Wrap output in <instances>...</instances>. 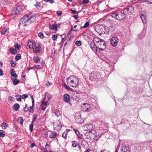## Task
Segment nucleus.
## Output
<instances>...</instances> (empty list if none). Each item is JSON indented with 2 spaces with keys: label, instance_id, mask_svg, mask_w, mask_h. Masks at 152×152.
Returning <instances> with one entry per match:
<instances>
[{
  "label": "nucleus",
  "instance_id": "e433bc0d",
  "mask_svg": "<svg viewBox=\"0 0 152 152\" xmlns=\"http://www.w3.org/2000/svg\"><path fill=\"white\" fill-rule=\"evenodd\" d=\"M89 25V23L88 21H87L85 23V25L81 27V28H86L88 27Z\"/></svg>",
  "mask_w": 152,
  "mask_h": 152
},
{
  "label": "nucleus",
  "instance_id": "052dcab7",
  "mask_svg": "<svg viewBox=\"0 0 152 152\" xmlns=\"http://www.w3.org/2000/svg\"><path fill=\"white\" fill-rule=\"evenodd\" d=\"M88 0H83V3L84 4H87L88 3Z\"/></svg>",
  "mask_w": 152,
  "mask_h": 152
},
{
  "label": "nucleus",
  "instance_id": "423d86ee",
  "mask_svg": "<svg viewBox=\"0 0 152 152\" xmlns=\"http://www.w3.org/2000/svg\"><path fill=\"white\" fill-rule=\"evenodd\" d=\"M96 45L97 46V48L99 50L102 51L104 50L106 47L104 41L102 39L99 42V43L96 44Z\"/></svg>",
  "mask_w": 152,
  "mask_h": 152
},
{
  "label": "nucleus",
  "instance_id": "7ed1b4c3",
  "mask_svg": "<svg viewBox=\"0 0 152 152\" xmlns=\"http://www.w3.org/2000/svg\"><path fill=\"white\" fill-rule=\"evenodd\" d=\"M89 79L91 81H98L100 78L99 74L96 71L92 72L89 75Z\"/></svg>",
  "mask_w": 152,
  "mask_h": 152
},
{
  "label": "nucleus",
  "instance_id": "0eeeda50",
  "mask_svg": "<svg viewBox=\"0 0 152 152\" xmlns=\"http://www.w3.org/2000/svg\"><path fill=\"white\" fill-rule=\"evenodd\" d=\"M105 28L102 25H98L96 27V30L99 34H107L105 31Z\"/></svg>",
  "mask_w": 152,
  "mask_h": 152
},
{
  "label": "nucleus",
  "instance_id": "2f4dec72",
  "mask_svg": "<svg viewBox=\"0 0 152 152\" xmlns=\"http://www.w3.org/2000/svg\"><path fill=\"white\" fill-rule=\"evenodd\" d=\"M54 113L58 117L61 114V112L58 110H56L54 111Z\"/></svg>",
  "mask_w": 152,
  "mask_h": 152
},
{
  "label": "nucleus",
  "instance_id": "8fccbe9b",
  "mask_svg": "<svg viewBox=\"0 0 152 152\" xmlns=\"http://www.w3.org/2000/svg\"><path fill=\"white\" fill-rule=\"evenodd\" d=\"M43 1L46 2H49L51 4H53L54 2V1L53 0H43Z\"/></svg>",
  "mask_w": 152,
  "mask_h": 152
},
{
  "label": "nucleus",
  "instance_id": "4c0bfd02",
  "mask_svg": "<svg viewBox=\"0 0 152 152\" xmlns=\"http://www.w3.org/2000/svg\"><path fill=\"white\" fill-rule=\"evenodd\" d=\"M5 134V133L3 130H0V137H4Z\"/></svg>",
  "mask_w": 152,
  "mask_h": 152
},
{
  "label": "nucleus",
  "instance_id": "c03bdc74",
  "mask_svg": "<svg viewBox=\"0 0 152 152\" xmlns=\"http://www.w3.org/2000/svg\"><path fill=\"white\" fill-rule=\"evenodd\" d=\"M33 124L34 123H31L29 126V129L31 132H32L33 129Z\"/></svg>",
  "mask_w": 152,
  "mask_h": 152
},
{
  "label": "nucleus",
  "instance_id": "a18cd8bd",
  "mask_svg": "<svg viewBox=\"0 0 152 152\" xmlns=\"http://www.w3.org/2000/svg\"><path fill=\"white\" fill-rule=\"evenodd\" d=\"M38 35V36L41 39H43L44 37L43 34L42 32L39 33Z\"/></svg>",
  "mask_w": 152,
  "mask_h": 152
},
{
  "label": "nucleus",
  "instance_id": "bf43d9fd",
  "mask_svg": "<svg viewBox=\"0 0 152 152\" xmlns=\"http://www.w3.org/2000/svg\"><path fill=\"white\" fill-rule=\"evenodd\" d=\"M36 145L33 142L31 144L30 148H33L34 146Z\"/></svg>",
  "mask_w": 152,
  "mask_h": 152
},
{
  "label": "nucleus",
  "instance_id": "c756f323",
  "mask_svg": "<svg viewBox=\"0 0 152 152\" xmlns=\"http://www.w3.org/2000/svg\"><path fill=\"white\" fill-rule=\"evenodd\" d=\"M33 61L35 63H37L39 62L40 61V59L39 57L36 56L34 57Z\"/></svg>",
  "mask_w": 152,
  "mask_h": 152
},
{
  "label": "nucleus",
  "instance_id": "5701e85b",
  "mask_svg": "<svg viewBox=\"0 0 152 152\" xmlns=\"http://www.w3.org/2000/svg\"><path fill=\"white\" fill-rule=\"evenodd\" d=\"M49 28L50 29L52 30H56L57 29V25L55 23L52 25H50Z\"/></svg>",
  "mask_w": 152,
  "mask_h": 152
},
{
  "label": "nucleus",
  "instance_id": "a878e982",
  "mask_svg": "<svg viewBox=\"0 0 152 152\" xmlns=\"http://www.w3.org/2000/svg\"><path fill=\"white\" fill-rule=\"evenodd\" d=\"M70 131V130L67 129L66 130L65 132H64L62 134V137L65 139H66L67 136L66 135V133H68V132Z\"/></svg>",
  "mask_w": 152,
  "mask_h": 152
},
{
  "label": "nucleus",
  "instance_id": "dca6fc26",
  "mask_svg": "<svg viewBox=\"0 0 152 152\" xmlns=\"http://www.w3.org/2000/svg\"><path fill=\"white\" fill-rule=\"evenodd\" d=\"M121 152H130L129 148L128 147L123 145L121 146Z\"/></svg>",
  "mask_w": 152,
  "mask_h": 152
},
{
  "label": "nucleus",
  "instance_id": "a19ab883",
  "mask_svg": "<svg viewBox=\"0 0 152 152\" xmlns=\"http://www.w3.org/2000/svg\"><path fill=\"white\" fill-rule=\"evenodd\" d=\"M21 55L20 54H17L15 57V60L16 61H18L19 59H20L21 58Z\"/></svg>",
  "mask_w": 152,
  "mask_h": 152
},
{
  "label": "nucleus",
  "instance_id": "69168bd1",
  "mask_svg": "<svg viewBox=\"0 0 152 152\" xmlns=\"http://www.w3.org/2000/svg\"><path fill=\"white\" fill-rule=\"evenodd\" d=\"M27 104H26V106L25 107H24V109H25V111H26V112H27L28 110V109H29V108H28L27 106Z\"/></svg>",
  "mask_w": 152,
  "mask_h": 152
},
{
  "label": "nucleus",
  "instance_id": "f3484780",
  "mask_svg": "<svg viewBox=\"0 0 152 152\" xmlns=\"http://www.w3.org/2000/svg\"><path fill=\"white\" fill-rule=\"evenodd\" d=\"M75 122L77 124H82L83 122V120L81 118L80 116L75 117Z\"/></svg>",
  "mask_w": 152,
  "mask_h": 152
},
{
  "label": "nucleus",
  "instance_id": "9d476101",
  "mask_svg": "<svg viewBox=\"0 0 152 152\" xmlns=\"http://www.w3.org/2000/svg\"><path fill=\"white\" fill-rule=\"evenodd\" d=\"M118 39L116 37H112L110 40V43L111 45L113 46H116L118 43Z\"/></svg>",
  "mask_w": 152,
  "mask_h": 152
},
{
  "label": "nucleus",
  "instance_id": "cd10ccee",
  "mask_svg": "<svg viewBox=\"0 0 152 152\" xmlns=\"http://www.w3.org/2000/svg\"><path fill=\"white\" fill-rule=\"evenodd\" d=\"M51 97V95L49 94H46L45 96L43 98V100H45L46 98L48 100L50 99Z\"/></svg>",
  "mask_w": 152,
  "mask_h": 152
},
{
  "label": "nucleus",
  "instance_id": "2eb2a0df",
  "mask_svg": "<svg viewBox=\"0 0 152 152\" xmlns=\"http://www.w3.org/2000/svg\"><path fill=\"white\" fill-rule=\"evenodd\" d=\"M90 107V106L89 104L87 103H84L82 106L83 111L86 112L88 110V108Z\"/></svg>",
  "mask_w": 152,
  "mask_h": 152
},
{
  "label": "nucleus",
  "instance_id": "f03ea898",
  "mask_svg": "<svg viewBox=\"0 0 152 152\" xmlns=\"http://www.w3.org/2000/svg\"><path fill=\"white\" fill-rule=\"evenodd\" d=\"M73 79L71 80V77H69L67 79V83H69V81H70V84H69L72 87H75L78 86L79 83V80L78 78L76 76H73L72 77Z\"/></svg>",
  "mask_w": 152,
  "mask_h": 152
},
{
  "label": "nucleus",
  "instance_id": "1a4fd4ad",
  "mask_svg": "<svg viewBox=\"0 0 152 152\" xmlns=\"http://www.w3.org/2000/svg\"><path fill=\"white\" fill-rule=\"evenodd\" d=\"M53 126L55 129L56 130H59L62 128V124L61 121L59 120L57 121L56 123L53 124Z\"/></svg>",
  "mask_w": 152,
  "mask_h": 152
},
{
  "label": "nucleus",
  "instance_id": "f704fd0d",
  "mask_svg": "<svg viewBox=\"0 0 152 152\" xmlns=\"http://www.w3.org/2000/svg\"><path fill=\"white\" fill-rule=\"evenodd\" d=\"M27 46H28L29 48H31V47L33 46V42L31 41L28 40L27 44Z\"/></svg>",
  "mask_w": 152,
  "mask_h": 152
},
{
  "label": "nucleus",
  "instance_id": "de8ad7c7",
  "mask_svg": "<svg viewBox=\"0 0 152 152\" xmlns=\"http://www.w3.org/2000/svg\"><path fill=\"white\" fill-rule=\"evenodd\" d=\"M34 6L36 8H37L38 7H40L41 6V4L40 2H37L36 3V4L34 5Z\"/></svg>",
  "mask_w": 152,
  "mask_h": 152
},
{
  "label": "nucleus",
  "instance_id": "ddd939ff",
  "mask_svg": "<svg viewBox=\"0 0 152 152\" xmlns=\"http://www.w3.org/2000/svg\"><path fill=\"white\" fill-rule=\"evenodd\" d=\"M15 71L14 69H12L10 71V75H11V80H14V77L15 78H17L18 76L16 73H14Z\"/></svg>",
  "mask_w": 152,
  "mask_h": 152
},
{
  "label": "nucleus",
  "instance_id": "49530a36",
  "mask_svg": "<svg viewBox=\"0 0 152 152\" xmlns=\"http://www.w3.org/2000/svg\"><path fill=\"white\" fill-rule=\"evenodd\" d=\"M75 44L79 46H80L81 44V41H77L76 42Z\"/></svg>",
  "mask_w": 152,
  "mask_h": 152
},
{
  "label": "nucleus",
  "instance_id": "c9c22d12",
  "mask_svg": "<svg viewBox=\"0 0 152 152\" xmlns=\"http://www.w3.org/2000/svg\"><path fill=\"white\" fill-rule=\"evenodd\" d=\"M10 52L12 54H14L17 53V51L14 48H11L10 49Z\"/></svg>",
  "mask_w": 152,
  "mask_h": 152
},
{
  "label": "nucleus",
  "instance_id": "338daca9",
  "mask_svg": "<svg viewBox=\"0 0 152 152\" xmlns=\"http://www.w3.org/2000/svg\"><path fill=\"white\" fill-rule=\"evenodd\" d=\"M70 11H71L72 12V13H73V14L76 13V12H77L76 11L73 10H72V9H70Z\"/></svg>",
  "mask_w": 152,
  "mask_h": 152
},
{
  "label": "nucleus",
  "instance_id": "5fc2aeb1",
  "mask_svg": "<svg viewBox=\"0 0 152 152\" xmlns=\"http://www.w3.org/2000/svg\"><path fill=\"white\" fill-rule=\"evenodd\" d=\"M56 14L58 16H61V15L62 12L61 11H57Z\"/></svg>",
  "mask_w": 152,
  "mask_h": 152
},
{
  "label": "nucleus",
  "instance_id": "603ef678",
  "mask_svg": "<svg viewBox=\"0 0 152 152\" xmlns=\"http://www.w3.org/2000/svg\"><path fill=\"white\" fill-rule=\"evenodd\" d=\"M10 63L11 64V66L12 67H14L16 66V64L14 61L12 60L11 61Z\"/></svg>",
  "mask_w": 152,
  "mask_h": 152
},
{
  "label": "nucleus",
  "instance_id": "864d4df0",
  "mask_svg": "<svg viewBox=\"0 0 152 152\" xmlns=\"http://www.w3.org/2000/svg\"><path fill=\"white\" fill-rule=\"evenodd\" d=\"M57 38V36L56 34H54L52 37V39L54 41L56 40Z\"/></svg>",
  "mask_w": 152,
  "mask_h": 152
},
{
  "label": "nucleus",
  "instance_id": "13d9d810",
  "mask_svg": "<svg viewBox=\"0 0 152 152\" xmlns=\"http://www.w3.org/2000/svg\"><path fill=\"white\" fill-rule=\"evenodd\" d=\"M34 67L35 68H36L37 69H40L41 68V67L40 66V65H37L36 66H34Z\"/></svg>",
  "mask_w": 152,
  "mask_h": 152
},
{
  "label": "nucleus",
  "instance_id": "7c9ffc66",
  "mask_svg": "<svg viewBox=\"0 0 152 152\" xmlns=\"http://www.w3.org/2000/svg\"><path fill=\"white\" fill-rule=\"evenodd\" d=\"M20 106L18 104L16 103L13 106V109L15 111H17L19 108Z\"/></svg>",
  "mask_w": 152,
  "mask_h": 152
},
{
  "label": "nucleus",
  "instance_id": "680f3d73",
  "mask_svg": "<svg viewBox=\"0 0 152 152\" xmlns=\"http://www.w3.org/2000/svg\"><path fill=\"white\" fill-rule=\"evenodd\" d=\"M95 135V136L94 137V139L96 140V141L98 140L99 139V137L98 136H97V135L96 134Z\"/></svg>",
  "mask_w": 152,
  "mask_h": 152
},
{
  "label": "nucleus",
  "instance_id": "bb28decb",
  "mask_svg": "<svg viewBox=\"0 0 152 152\" xmlns=\"http://www.w3.org/2000/svg\"><path fill=\"white\" fill-rule=\"evenodd\" d=\"M45 100H43V98L42 99L41 101L42 102V103L40 105L41 107H42L43 106H46L47 103H48V101H45Z\"/></svg>",
  "mask_w": 152,
  "mask_h": 152
},
{
  "label": "nucleus",
  "instance_id": "39448f33",
  "mask_svg": "<svg viewBox=\"0 0 152 152\" xmlns=\"http://www.w3.org/2000/svg\"><path fill=\"white\" fill-rule=\"evenodd\" d=\"M134 12V8L132 6L127 7L123 11L125 15H132Z\"/></svg>",
  "mask_w": 152,
  "mask_h": 152
},
{
  "label": "nucleus",
  "instance_id": "0e129e2a",
  "mask_svg": "<svg viewBox=\"0 0 152 152\" xmlns=\"http://www.w3.org/2000/svg\"><path fill=\"white\" fill-rule=\"evenodd\" d=\"M145 2L149 4H152V2L150 1L149 0H145Z\"/></svg>",
  "mask_w": 152,
  "mask_h": 152
},
{
  "label": "nucleus",
  "instance_id": "f8f14e48",
  "mask_svg": "<svg viewBox=\"0 0 152 152\" xmlns=\"http://www.w3.org/2000/svg\"><path fill=\"white\" fill-rule=\"evenodd\" d=\"M20 11H21V9L20 7H15L11 12L12 15H17L18 14Z\"/></svg>",
  "mask_w": 152,
  "mask_h": 152
},
{
  "label": "nucleus",
  "instance_id": "72a5a7b5",
  "mask_svg": "<svg viewBox=\"0 0 152 152\" xmlns=\"http://www.w3.org/2000/svg\"><path fill=\"white\" fill-rule=\"evenodd\" d=\"M16 100L18 101H20L21 100L22 96L21 95L17 94L15 96Z\"/></svg>",
  "mask_w": 152,
  "mask_h": 152
},
{
  "label": "nucleus",
  "instance_id": "79ce46f5",
  "mask_svg": "<svg viewBox=\"0 0 152 152\" xmlns=\"http://www.w3.org/2000/svg\"><path fill=\"white\" fill-rule=\"evenodd\" d=\"M7 31V29L6 28L4 27L1 30V34L2 35L5 34Z\"/></svg>",
  "mask_w": 152,
  "mask_h": 152
},
{
  "label": "nucleus",
  "instance_id": "774afa93",
  "mask_svg": "<svg viewBox=\"0 0 152 152\" xmlns=\"http://www.w3.org/2000/svg\"><path fill=\"white\" fill-rule=\"evenodd\" d=\"M52 83H50L48 81L47 83V85L48 86H50L52 85Z\"/></svg>",
  "mask_w": 152,
  "mask_h": 152
},
{
  "label": "nucleus",
  "instance_id": "6e6d98bb",
  "mask_svg": "<svg viewBox=\"0 0 152 152\" xmlns=\"http://www.w3.org/2000/svg\"><path fill=\"white\" fill-rule=\"evenodd\" d=\"M78 138L80 139H82L83 137V135L80 133L77 135Z\"/></svg>",
  "mask_w": 152,
  "mask_h": 152
},
{
  "label": "nucleus",
  "instance_id": "e2e57ef3",
  "mask_svg": "<svg viewBox=\"0 0 152 152\" xmlns=\"http://www.w3.org/2000/svg\"><path fill=\"white\" fill-rule=\"evenodd\" d=\"M3 72L2 69L0 68V76H2L3 75Z\"/></svg>",
  "mask_w": 152,
  "mask_h": 152
},
{
  "label": "nucleus",
  "instance_id": "4468645a",
  "mask_svg": "<svg viewBox=\"0 0 152 152\" xmlns=\"http://www.w3.org/2000/svg\"><path fill=\"white\" fill-rule=\"evenodd\" d=\"M90 47L91 49L94 51H97V46L94 42L92 41L91 42L90 44Z\"/></svg>",
  "mask_w": 152,
  "mask_h": 152
},
{
  "label": "nucleus",
  "instance_id": "c85d7f7f",
  "mask_svg": "<svg viewBox=\"0 0 152 152\" xmlns=\"http://www.w3.org/2000/svg\"><path fill=\"white\" fill-rule=\"evenodd\" d=\"M57 135L55 133H51L49 134V137L50 138L52 139L56 138Z\"/></svg>",
  "mask_w": 152,
  "mask_h": 152
},
{
  "label": "nucleus",
  "instance_id": "412c9836",
  "mask_svg": "<svg viewBox=\"0 0 152 152\" xmlns=\"http://www.w3.org/2000/svg\"><path fill=\"white\" fill-rule=\"evenodd\" d=\"M64 100L66 102H69V96L68 94H65L64 96Z\"/></svg>",
  "mask_w": 152,
  "mask_h": 152
},
{
  "label": "nucleus",
  "instance_id": "3c124183",
  "mask_svg": "<svg viewBox=\"0 0 152 152\" xmlns=\"http://www.w3.org/2000/svg\"><path fill=\"white\" fill-rule=\"evenodd\" d=\"M63 86L65 89H67L68 90H70V88L67 86L66 84L64 83Z\"/></svg>",
  "mask_w": 152,
  "mask_h": 152
},
{
  "label": "nucleus",
  "instance_id": "37998d69",
  "mask_svg": "<svg viewBox=\"0 0 152 152\" xmlns=\"http://www.w3.org/2000/svg\"><path fill=\"white\" fill-rule=\"evenodd\" d=\"M18 121L19 122L20 124L21 125L23 124V120L22 117H20L18 119Z\"/></svg>",
  "mask_w": 152,
  "mask_h": 152
},
{
  "label": "nucleus",
  "instance_id": "20e7f679",
  "mask_svg": "<svg viewBox=\"0 0 152 152\" xmlns=\"http://www.w3.org/2000/svg\"><path fill=\"white\" fill-rule=\"evenodd\" d=\"M124 15V12H115L112 14V16L115 19L121 20L125 18Z\"/></svg>",
  "mask_w": 152,
  "mask_h": 152
},
{
  "label": "nucleus",
  "instance_id": "aec40b11",
  "mask_svg": "<svg viewBox=\"0 0 152 152\" xmlns=\"http://www.w3.org/2000/svg\"><path fill=\"white\" fill-rule=\"evenodd\" d=\"M31 98L32 102V105L30 107V108H29V109H28V111L30 112H31L32 110H34V109H33V107H34V100L33 96H31Z\"/></svg>",
  "mask_w": 152,
  "mask_h": 152
},
{
  "label": "nucleus",
  "instance_id": "9b49d317",
  "mask_svg": "<svg viewBox=\"0 0 152 152\" xmlns=\"http://www.w3.org/2000/svg\"><path fill=\"white\" fill-rule=\"evenodd\" d=\"M79 94L77 93H74L72 95V99L73 101L77 102L80 100Z\"/></svg>",
  "mask_w": 152,
  "mask_h": 152
},
{
  "label": "nucleus",
  "instance_id": "6e6552de",
  "mask_svg": "<svg viewBox=\"0 0 152 152\" xmlns=\"http://www.w3.org/2000/svg\"><path fill=\"white\" fill-rule=\"evenodd\" d=\"M41 45L40 42L35 43L34 46L35 49L34 50L33 52L35 53H39L40 52V49L41 48Z\"/></svg>",
  "mask_w": 152,
  "mask_h": 152
},
{
  "label": "nucleus",
  "instance_id": "393cba45",
  "mask_svg": "<svg viewBox=\"0 0 152 152\" xmlns=\"http://www.w3.org/2000/svg\"><path fill=\"white\" fill-rule=\"evenodd\" d=\"M102 39L99 38L98 37H96L94 38L92 41V42H94V43H95V42L97 44H98L99 43V42L102 40Z\"/></svg>",
  "mask_w": 152,
  "mask_h": 152
},
{
  "label": "nucleus",
  "instance_id": "09e8293b",
  "mask_svg": "<svg viewBox=\"0 0 152 152\" xmlns=\"http://www.w3.org/2000/svg\"><path fill=\"white\" fill-rule=\"evenodd\" d=\"M7 124L5 123H3L2 124H1V126L2 127H3V126L4 127L5 129H6V127L7 126Z\"/></svg>",
  "mask_w": 152,
  "mask_h": 152
},
{
  "label": "nucleus",
  "instance_id": "f257e3e1",
  "mask_svg": "<svg viewBox=\"0 0 152 152\" xmlns=\"http://www.w3.org/2000/svg\"><path fill=\"white\" fill-rule=\"evenodd\" d=\"M36 17L34 16H30L28 14H26L21 18L19 20L20 23H24L25 26L30 24L35 19Z\"/></svg>",
  "mask_w": 152,
  "mask_h": 152
},
{
  "label": "nucleus",
  "instance_id": "4d7b16f0",
  "mask_svg": "<svg viewBox=\"0 0 152 152\" xmlns=\"http://www.w3.org/2000/svg\"><path fill=\"white\" fill-rule=\"evenodd\" d=\"M28 95L26 94H23L22 96V98L23 99H25L26 98L28 97Z\"/></svg>",
  "mask_w": 152,
  "mask_h": 152
},
{
  "label": "nucleus",
  "instance_id": "6ab92c4d",
  "mask_svg": "<svg viewBox=\"0 0 152 152\" xmlns=\"http://www.w3.org/2000/svg\"><path fill=\"white\" fill-rule=\"evenodd\" d=\"M72 146L73 147H77L78 148H80V144L76 141H72Z\"/></svg>",
  "mask_w": 152,
  "mask_h": 152
},
{
  "label": "nucleus",
  "instance_id": "4be33fe9",
  "mask_svg": "<svg viewBox=\"0 0 152 152\" xmlns=\"http://www.w3.org/2000/svg\"><path fill=\"white\" fill-rule=\"evenodd\" d=\"M81 145L84 148H87L88 146V142L84 140L82 141Z\"/></svg>",
  "mask_w": 152,
  "mask_h": 152
},
{
  "label": "nucleus",
  "instance_id": "ea45409f",
  "mask_svg": "<svg viewBox=\"0 0 152 152\" xmlns=\"http://www.w3.org/2000/svg\"><path fill=\"white\" fill-rule=\"evenodd\" d=\"M15 49L18 50H20L21 48L20 46L18 43H16L15 44Z\"/></svg>",
  "mask_w": 152,
  "mask_h": 152
},
{
  "label": "nucleus",
  "instance_id": "58836bf2",
  "mask_svg": "<svg viewBox=\"0 0 152 152\" xmlns=\"http://www.w3.org/2000/svg\"><path fill=\"white\" fill-rule=\"evenodd\" d=\"M32 117L33 118L31 123H34V122L36 120L37 115L36 114H34L33 115Z\"/></svg>",
  "mask_w": 152,
  "mask_h": 152
},
{
  "label": "nucleus",
  "instance_id": "a211bd4d",
  "mask_svg": "<svg viewBox=\"0 0 152 152\" xmlns=\"http://www.w3.org/2000/svg\"><path fill=\"white\" fill-rule=\"evenodd\" d=\"M140 18L142 19V21L143 23L145 24L146 23V16L145 15H144L143 13L141 12L140 13Z\"/></svg>",
  "mask_w": 152,
  "mask_h": 152
},
{
  "label": "nucleus",
  "instance_id": "473e14b6",
  "mask_svg": "<svg viewBox=\"0 0 152 152\" xmlns=\"http://www.w3.org/2000/svg\"><path fill=\"white\" fill-rule=\"evenodd\" d=\"M17 78H14V80H13V84L14 85H16L20 82V80L17 79Z\"/></svg>",
  "mask_w": 152,
  "mask_h": 152
},
{
  "label": "nucleus",
  "instance_id": "b1692460",
  "mask_svg": "<svg viewBox=\"0 0 152 152\" xmlns=\"http://www.w3.org/2000/svg\"><path fill=\"white\" fill-rule=\"evenodd\" d=\"M96 131L94 130H90L89 131V137L90 139H91L92 138H93V137H91V136L93 135H94V136L96 134Z\"/></svg>",
  "mask_w": 152,
  "mask_h": 152
}]
</instances>
